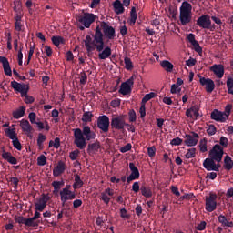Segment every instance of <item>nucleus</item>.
<instances>
[{
	"label": "nucleus",
	"mask_w": 233,
	"mask_h": 233,
	"mask_svg": "<svg viewBox=\"0 0 233 233\" xmlns=\"http://www.w3.org/2000/svg\"><path fill=\"white\" fill-rule=\"evenodd\" d=\"M225 151L223 150V147L219 146V144H216L212 149L209 151V158H206L203 162V167L208 170V172L214 171L219 172V168H221V163L223 160V155Z\"/></svg>",
	"instance_id": "nucleus-1"
},
{
	"label": "nucleus",
	"mask_w": 233,
	"mask_h": 233,
	"mask_svg": "<svg viewBox=\"0 0 233 233\" xmlns=\"http://www.w3.org/2000/svg\"><path fill=\"white\" fill-rule=\"evenodd\" d=\"M103 37V31H101L99 25H96L95 34H93L92 36L87 35L84 40L86 50H87V52H94V50L96 49V52H103V49L105 48V40Z\"/></svg>",
	"instance_id": "nucleus-2"
},
{
	"label": "nucleus",
	"mask_w": 233,
	"mask_h": 233,
	"mask_svg": "<svg viewBox=\"0 0 233 233\" xmlns=\"http://www.w3.org/2000/svg\"><path fill=\"white\" fill-rule=\"evenodd\" d=\"M73 132L75 137L74 143L79 150H85L86 148V141L96 139V133L88 126H85L83 130L81 128H75Z\"/></svg>",
	"instance_id": "nucleus-3"
},
{
	"label": "nucleus",
	"mask_w": 233,
	"mask_h": 233,
	"mask_svg": "<svg viewBox=\"0 0 233 233\" xmlns=\"http://www.w3.org/2000/svg\"><path fill=\"white\" fill-rule=\"evenodd\" d=\"M179 21L182 26H187L192 22V4L184 1L179 8Z\"/></svg>",
	"instance_id": "nucleus-4"
},
{
	"label": "nucleus",
	"mask_w": 233,
	"mask_h": 233,
	"mask_svg": "<svg viewBox=\"0 0 233 233\" xmlns=\"http://www.w3.org/2000/svg\"><path fill=\"white\" fill-rule=\"evenodd\" d=\"M11 86L15 90V92H19L21 94V97H25V103H26V105H32V103H34V96H28V90H30V86L26 84H21L14 80L11 82Z\"/></svg>",
	"instance_id": "nucleus-5"
},
{
	"label": "nucleus",
	"mask_w": 233,
	"mask_h": 233,
	"mask_svg": "<svg viewBox=\"0 0 233 233\" xmlns=\"http://www.w3.org/2000/svg\"><path fill=\"white\" fill-rule=\"evenodd\" d=\"M232 110V105L228 104L225 107V112H221L218 109H214L211 112V119L214 121H218L219 123H225L227 119L230 116V112Z\"/></svg>",
	"instance_id": "nucleus-6"
},
{
	"label": "nucleus",
	"mask_w": 233,
	"mask_h": 233,
	"mask_svg": "<svg viewBox=\"0 0 233 233\" xmlns=\"http://www.w3.org/2000/svg\"><path fill=\"white\" fill-rule=\"evenodd\" d=\"M71 187L72 186L66 185V187L60 191V200L62 202V207H69L67 201H72L76 198V192L70 190Z\"/></svg>",
	"instance_id": "nucleus-7"
},
{
	"label": "nucleus",
	"mask_w": 233,
	"mask_h": 233,
	"mask_svg": "<svg viewBox=\"0 0 233 233\" xmlns=\"http://www.w3.org/2000/svg\"><path fill=\"white\" fill-rule=\"evenodd\" d=\"M100 32H102L103 35L106 36L107 41H112L116 39V29L108 25L106 22H101L100 25ZM103 36V39L105 40V37Z\"/></svg>",
	"instance_id": "nucleus-8"
},
{
	"label": "nucleus",
	"mask_w": 233,
	"mask_h": 233,
	"mask_svg": "<svg viewBox=\"0 0 233 233\" xmlns=\"http://www.w3.org/2000/svg\"><path fill=\"white\" fill-rule=\"evenodd\" d=\"M197 25L199 26V28L210 30L211 32L216 28L214 25H212V20H210V15H202L199 16L197 20Z\"/></svg>",
	"instance_id": "nucleus-9"
},
{
	"label": "nucleus",
	"mask_w": 233,
	"mask_h": 233,
	"mask_svg": "<svg viewBox=\"0 0 233 233\" xmlns=\"http://www.w3.org/2000/svg\"><path fill=\"white\" fill-rule=\"evenodd\" d=\"M127 127V121L125 116H116L111 118L112 130H125Z\"/></svg>",
	"instance_id": "nucleus-10"
},
{
	"label": "nucleus",
	"mask_w": 233,
	"mask_h": 233,
	"mask_svg": "<svg viewBox=\"0 0 233 233\" xmlns=\"http://www.w3.org/2000/svg\"><path fill=\"white\" fill-rule=\"evenodd\" d=\"M133 87H134V76H131L126 82L121 84L120 89L118 92L119 94H122V96H128V94H131Z\"/></svg>",
	"instance_id": "nucleus-11"
},
{
	"label": "nucleus",
	"mask_w": 233,
	"mask_h": 233,
	"mask_svg": "<svg viewBox=\"0 0 233 233\" xmlns=\"http://www.w3.org/2000/svg\"><path fill=\"white\" fill-rule=\"evenodd\" d=\"M97 127L104 132V134H106L110 128V118L108 116L104 115L98 116L97 119Z\"/></svg>",
	"instance_id": "nucleus-12"
},
{
	"label": "nucleus",
	"mask_w": 233,
	"mask_h": 233,
	"mask_svg": "<svg viewBox=\"0 0 233 233\" xmlns=\"http://www.w3.org/2000/svg\"><path fill=\"white\" fill-rule=\"evenodd\" d=\"M218 196L216 194H210L209 197L206 198V207L205 209L207 212H214L218 208Z\"/></svg>",
	"instance_id": "nucleus-13"
},
{
	"label": "nucleus",
	"mask_w": 233,
	"mask_h": 233,
	"mask_svg": "<svg viewBox=\"0 0 233 233\" xmlns=\"http://www.w3.org/2000/svg\"><path fill=\"white\" fill-rule=\"evenodd\" d=\"M79 23L84 25L85 28H90L92 23L96 21V15L92 13H84L78 19Z\"/></svg>",
	"instance_id": "nucleus-14"
},
{
	"label": "nucleus",
	"mask_w": 233,
	"mask_h": 233,
	"mask_svg": "<svg viewBox=\"0 0 233 233\" xmlns=\"http://www.w3.org/2000/svg\"><path fill=\"white\" fill-rule=\"evenodd\" d=\"M187 40L192 45L193 50L198 54V56H203V47L199 45V42L196 40V35L190 33L187 35Z\"/></svg>",
	"instance_id": "nucleus-15"
},
{
	"label": "nucleus",
	"mask_w": 233,
	"mask_h": 233,
	"mask_svg": "<svg viewBox=\"0 0 233 233\" xmlns=\"http://www.w3.org/2000/svg\"><path fill=\"white\" fill-rule=\"evenodd\" d=\"M198 141H199V135L196 132H191L190 135H186L184 143L187 147H196Z\"/></svg>",
	"instance_id": "nucleus-16"
},
{
	"label": "nucleus",
	"mask_w": 233,
	"mask_h": 233,
	"mask_svg": "<svg viewBox=\"0 0 233 233\" xmlns=\"http://www.w3.org/2000/svg\"><path fill=\"white\" fill-rule=\"evenodd\" d=\"M199 83L202 86H206V92L208 94L214 92V89L216 88V84H214V81L210 78L200 77Z\"/></svg>",
	"instance_id": "nucleus-17"
},
{
	"label": "nucleus",
	"mask_w": 233,
	"mask_h": 233,
	"mask_svg": "<svg viewBox=\"0 0 233 233\" xmlns=\"http://www.w3.org/2000/svg\"><path fill=\"white\" fill-rule=\"evenodd\" d=\"M20 127H21L22 132H25L27 137H32L34 127H32V125H30V122L28 120L22 119L20 121Z\"/></svg>",
	"instance_id": "nucleus-18"
},
{
	"label": "nucleus",
	"mask_w": 233,
	"mask_h": 233,
	"mask_svg": "<svg viewBox=\"0 0 233 233\" xmlns=\"http://www.w3.org/2000/svg\"><path fill=\"white\" fill-rule=\"evenodd\" d=\"M140 194L147 199H150V198L154 196V193L152 192V187L146 182H143L140 185Z\"/></svg>",
	"instance_id": "nucleus-19"
},
{
	"label": "nucleus",
	"mask_w": 233,
	"mask_h": 233,
	"mask_svg": "<svg viewBox=\"0 0 233 233\" xmlns=\"http://www.w3.org/2000/svg\"><path fill=\"white\" fill-rule=\"evenodd\" d=\"M0 63H2L3 65L5 76H9L10 77H12V68L10 67V62H8V58L0 56Z\"/></svg>",
	"instance_id": "nucleus-20"
},
{
	"label": "nucleus",
	"mask_w": 233,
	"mask_h": 233,
	"mask_svg": "<svg viewBox=\"0 0 233 233\" xmlns=\"http://www.w3.org/2000/svg\"><path fill=\"white\" fill-rule=\"evenodd\" d=\"M65 170V162L60 160L53 169V176H55V177H58V176H61V174H63Z\"/></svg>",
	"instance_id": "nucleus-21"
},
{
	"label": "nucleus",
	"mask_w": 233,
	"mask_h": 233,
	"mask_svg": "<svg viewBox=\"0 0 233 233\" xmlns=\"http://www.w3.org/2000/svg\"><path fill=\"white\" fill-rule=\"evenodd\" d=\"M99 148H101V144L99 143V141L96 140L95 143H90L87 146V154H89V156H92L99 152Z\"/></svg>",
	"instance_id": "nucleus-22"
},
{
	"label": "nucleus",
	"mask_w": 233,
	"mask_h": 233,
	"mask_svg": "<svg viewBox=\"0 0 233 233\" xmlns=\"http://www.w3.org/2000/svg\"><path fill=\"white\" fill-rule=\"evenodd\" d=\"M112 56V48L110 46H106L102 49V51L98 54V58L101 60L108 59Z\"/></svg>",
	"instance_id": "nucleus-23"
},
{
	"label": "nucleus",
	"mask_w": 233,
	"mask_h": 233,
	"mask_svg": "<svg viewBox=\"0 0 233 233\" xmlns=\"http://www.w3.org/2000/svg\"><path fill=\"white\" fill-rule=\"evenodd\" d=\"M113 8L116 15H121V14L125 13V7L123 6V3H121V0H116L113 3Z\"/></svg>",
	"instance_id": "nucleus-24"
},
{
	"label": "nucleus",
	"mask_w": 233,
	"mask_h": 233,
	"mask_svg": "<svg viewBox=\"0 0 233 233\" xmlns=\"http://www.w3.org/2000/svg\"><path fill=\"white\" fill-rule=\"evenodd\" d=\"M211 71L214 72V74L218 76L219 79H221V77L225 76V67L223 66V65H214L211 67Z\"/></svg>",
	"instance_id": "nucleus-25"
},
{
	"label": "nucleus",
	"mask_w": 233,
	"mask_h": 233,
	"mask_svg": "<svg viewBox=\"0 0 233 233\" xmlns=\"http://www.w3.org/2000/svg\"><path fill=\"white\" fill-rule=\"evenodd\" d=\"M2 157L5 161H8L10 165H17V158L15 157L12 156V153L4 151L2 153Z\"/></svg>",
	"instance_id": "nucleus-26"
},
{
	"label": "nucleus",
	"mask_w": 233,
	"mask_h": 233,
	"mask_svg": "<svg viewBox=\"0 0 233 233\" xmlns=\"http://www.w3.org/2000/svg\"><path fill=\"white\" fill-rule=\"evenodd\" d=\"M223 168H225V170H232V168H233V160H232V157H230V156H228V155H227L224 157Z\"/></svg>",
	"instance_id": "nucleus-27"
},
{
	"label": "nucleus",
	"mask_w": 233,
	"mask_h": 233,
	"mask_svg": "<svg viewBox=\"0 0 233 233\" xmlns=\"http://www.w3.org/2000/svg\"><path fill=\"white\" fill-rule=\"evenodd\" d=\"M25 112H26V108L25 106H20L18 109L13 112V117L15 119H21V117L25 116Z\"/></svg>",
	"instance_id": "nucleus-28"
},
{
	"label": "nucleus",
	"mask_w": 233,
	"mask_h": 233,
	"mask_svg": "<svg viewBox=\"0 0 233 233\" xmlns=\"http://www.w3.org/2000/svg\"><path fill=\"white\" fill-rule=\"evenodd\" d=\"M218 221L221 223L223 227H229V228L233 227V222L228 221V219L225 215L218 216Z\"/></svg>",
	"instance_id": "nucleus-29"
},
{
	"label": "nucleus",
	"mask_w": 233,
	"mask_h": 233,
	"mask_svg": "<svg viewBox=\"0 0 233 233\" xmlns=\"http://www.w3.org/2000/svg\"><path fill=\"white\" fill-rule=\"evenodd\" d=\"M160 66L164 70H166V72H172V70H174V65L168 60L162 61Z\"/></svg>",
	"instance_id": "nucleus-30"
},
{
	"label": "nucleus",
	"mask_w": 233,
	"mask_h": 233,
	"mask_svg": "<svg viewBox=\"0 0 233 233\" xmlns=\"http://www.w3.org/2000/svg\"><path fill=\"white\" fill-rule=\"evenodd\" d=\"M129 169L131 170L130 176L136 177L137 179H139V169H137V167H136L134 163H129Z\"/></svg>",
	"instance_id": "nucleus-31"
},
{
	"label": "nucleus",
	"mask_w": 233,
	"mask_h": 233,
	"mask_svg": "<svg viewBox=\"0 0 233 233\" xmlns=\"http://www.w3.org/2000/svg\"><path fill=\"white\" fill-rule=\"evenodd\" d=\"M83 185L84 183H83V180H81V177L78 174L75 175V183L73 184L74 190H77V188H81Z\"/></svg>",
	"instance_id": "nucleus-32"
},
{
	"label": "nucleus",
	"mask_w": 233,
	"mask_h": 233,
	"mask_svg": "<svg viewBox=\"0 0 233 233\" xmlns=\"http://www.w3.org/2000/svg\"><path fill=\"white\" fill-rule=\"evenodd\" d=\"M92 117H94V114L90 111H86L82 116V121L83 123H90L92 121Z\"/></svg>",
	"instance_id": "nucleus-33"
},
{
	"label": "nucleus",
	"mask_w": 233,
	"mask_h": 233,
	"mask_svg": "<svg viewBox=\"0 0 233 233\" xmlns=\"http://www.w3.org/2000/svg\"><path fill=\"white\" fill-rule=\"evenodd\" d=\"M5 134H6L7 137H9V139H12V141H14V139L17 138V133H15V128L5 129Z\"/></svg>",
	"instance_id": "nucleus-34"
},
{
	"label": "nucleus",
	"mask_w": 233,
	"mask_h": 233,
	"mask_svg": "<svg viewBox=\"0 0 233 233\" xmlns=\"http://www.w3.org/2000/svg\"><path fill=\"white\" fill-rule=\"evenodd\" d=\"M51 41L55 46H59V45H65V38L62 36H52Z\"/></svg>",
	"instance_id": "nucleus-35"
},
{
	"label": "nucleus",
	"mask_w": 233,
	"mask_h": 233,
	"mask_svg": "<svg viewBox=\"0 0 233 233\" xmlns=\"http://www.w3.org/2000/svg\"><path fill=\"white\" fill-rule=\"evenodd\" d=\"M39 220H35L34 218H25V227H39Z\"/></svg>",
	"instance_id": "nucleus-36"
},
{
	"label": "nucleus",
	"mask_w": 233,
	"mask_h": 233,
	"mask_svg": "<svg viewBox=\"0 0 233 233\" xmlns=\"http://www.w3.org/2000/svg\"><path fill=\"white\" fill-rule=\"evenodd\" d=\"M136 21H137V13L136 12V7H132L130 11V25H136Z\"/></svg>",
	"instance_id": "nucleus-37"
},
{
	"label": "nucleus",
	"mask_w": 233,
	"mask_h": 233,
	"mask_svg": "<svg viewBox=\"0 0 233 233\" xmlns=\"http://www.w3.org/2000/svg\"><path fill=\"white\" fill-rule=\"evenodd\" d=\"M35 125H37V128L39 130H46L48 132L50 130V126L48 125V121L43 122H36Z\"/></svg>",
	"instance_id": "nucleus-38"
},
{
	"label": "nucleus",
	"mask_w": 233,
	"mask_h": 233,
	"mask_svg": "<svg viewBox=\"0 0 233 233\" xmlns=\"http://www.w3.org/2000/svg\"><path fill=\"white\" fill-rule=\"evenodd\" d=\"M154 97H156V93H154V92L146 94V95L144 96V97L142 98L141 103H142L143 105H147V103H148V101H150V99H154Z\"/></svg>",
	"instance_id": "nucleus-39"
},
{
	"label": "nucleus",
	"mask_w": 233,
	"mask_h": 233,
	"mask_svg": "<svg viewBox=\"0 0 233 233\" xmlns=\"http://www.w3.org/2000/svg\"><path fill=\"white\" fill-rule=\"evenodd\" d=\"M124 63L126 65V70H132V68H134V64L132 63V60L128 56H126L124 58Z\"/></svg>",
	"instance_id": "nucleus-40"
},
{
	"label": "nucleus",
	"mask_w": 233,
	"mask_h": 233,
	"mask_svg": "<svg viewBox=\"0 0 233 233\" xmlns=\"http://www.w3.org/2000/svg\"><path fill=\"white\" fill-rule=\"evenodd\" d=\"M199 150L202 153L208 152V147H207V138H203L199 142Z\"/></svg>",
	"instance_id": "nucleus-41"
},
{
	"label": "nucleus",
	"mask_w": 233,
	"mask_h": 233,
	"mask_svg": "<svg viewBox=\"0 0 233 233\" xmlns=\"http://www.w3.org/2000/svg\"><path fill=\"white\" fill-rule=\"evenodd\" d=\"M48 199H50V198H48V195L43 194L42 197L38 199V202L36 203H38L39 205H44V207H46Z\"/></svg>",
	"instance_id": "nucleus-42"
},
{
	"label": "nucleus",
	"mask_w": 233,
	"mask_h": 233,
	"mask_svg": "<svg viewBox=\"0 0 233 233\" xmlns=\"http://www.w3.org/2000/svg\"><path fill=\"white\" fill-rule=\"evenodd\" d=\"M45 141H46V136L40 133L37 138V146L39 148H43V143H45Z\"/></svg>",
	"instance_id": "nucleus-43"
},
{
	"label": "nucleus",
	"mask_w": 233,
	"mask_h": 233,
	"mask_svg": "<svg viewBox=\"0 0 233 233\" xmlns=\"http://www.w3.org/2000/svg\"><path fill=\"white\" fill-rule=\"evenodd\" d=\"M108 196L109 195L106 192V190L100 195L101 201H103L106 205H108V203H110V197Z\"/></svg>",
	"instance_id": "nucleus-44"
},
{
	"label": "nucleus",
	"mask_w": 233,
	"mask_h": 233,
	"mask_svg": "<svg viewBox=\"0 0 233 233\" xmlns=\"http://www.w3.org/2000/svg\"><path fill=\"white\" fill-rule=\"evenodd\" d=\"M192 157H196V147L187 149V152L186 154L187 159H192Z\"/></svg>",
	"instance_id": "nucleus-45"
},
{
	"label": "nucleus",
	"mask_w": 233,
	"mask_h": 233,
	"mask_svg": "<svg viewBox=\"0 0 233 233\" xmlns=\"http://www.w3.org/2000/svg\"><path fill=\"white\" fill-rule=\"evenodd\" d=\"M216 132H218V129L216 128V126L214 125H209L207 128V134L209 136H215Z\"/></svg>",
	"instance_id": "nucleus-46"
},
{
	"label": "nucleus",
	"mask_w": 233,
	"mask_h": 233,
	"mask_svg": "<svg viewBox=\"0 0 233 233\" xmlns=\"http://www.w3.org/2000/svg\"><path fill=\"white\" fill-rule=\"evenodd\" d=\"M65 186V181H53L52 182V187H54L55 190H59L61 187Z\"/></svg>",
	"instance_id": "nucleus-47"
},
{
	"label": "nucleus",
	"mask_w": 233,
	"mask_h": 233,
	"mask_svg": "<svg viewBox=\"0 0 233 233\" xmlns=\"http://www.w3.org/2000/svg\"><path fill=\"white\" fill-rule=\"evenodd\" d=\"M37 165L38 167H45V165H46V157H45V155H41L38 157Z\"/></svg>",
	"instance_id": "nucleus-48"
},
{
	"label": "nucleus",
	"mask_w": 233,
	"mask_h": 233,
	"mask_svg": "<svg viewBox=\"0 0 233 233\" xmlns=\"http://www.w3.org/2000/svg\"><path fill=\"white\" fill-rule=\"evenodd\" d=\"M227 87L228 94H231L233 96V78H228Z\"/></svg>",
	"instance_id": "nucleus-49"
},
{
	"label": "nucleus",
	"mask_w": 233,
	"mask_h": 233,
	"mask_svg": "<svg viewBox=\"0 0 233 233\" xmlns=\"http://www.w3.org/2000/svg\"><path fill=\"white\" fill-rule=\"evenodd\" d=\"M86 81H88V76L85 71L80 73V85H86Z\"/></svg>",
	"instance_id": "nucleus-50"
},
{
	"label": "nucleus",
	"mask_w": 233,
	"mask_h": 233,
	"mask_svg": "<svg viewBox=\"0 0 233 233\" xmlns=\"http://www.w3.org/2000/svg\"><path fill=\"white\" fill-rule=\"evenodd\" d=\"M14 148H16V150H22L23 146H21V142H19V138L16 137L14 140H12Z\"/></svg>",
	"instance_id": "nucleus-51"
},
{
	"label": "nucleus",
	"mask_w": 233,
	"mask_h": 233,
	"mask_svg": "<svg viewBox=\"0 0 233 233\" xmlns=\"http://www.w3.org/2000/svg\"><path fill=\"white\" fill-rule=\"evenodd\" d=\"M219 147H223L224 148H227V147H228V138H227V137H220Z\"/></svg>",
	"instance_id": "nucleus-52"
},
{
	"label": "nucleus",
	"mask_w": 233,
	"mask_h": 233,
	"mask_svg": "<svg viewBox=\"0 0 233 233\" xmlns=\"http://www.w3.org/2000/svg\"><path fill=\"white\" fill-rule=\"evenodd\" d=\"M119 150H120V152H121L122 154H125V153H127V152H130V150H132V144L127 143L126 146L120 147Z\"/></svg>",
	"instance_id": "nucleus-53"
},
{
	"label": "nucleus",
	"mask_w": 233,
	"mask_h": 233,
	"mask_svg": "<svg viewBox=\"0 0 233 233\" xmlns=\"http://www.w3.org/2000/svg\"><path fill=\"white\" fill-rule=\"evenodd\" d=\"M139 114H140L141 119H143V117H145V116H147L146 104L141 103V106L139 108Z\"/></svg>",
	"instance_id": "nucleus-54"
},
{
	"label": "nucleus",
	"mask_w": 233,
	"mask_h": 233,
	"mask_svg": "<svg viewBox=\"0 0 233 233\" xmlns=\"http://www.w3.org/2000/svg\"><path fill=\"white\" fill-rule=\"evenodd\" d=\"M191 110H192V114H194L196 119H198V117L201 116V115H199V107L198 106H192Z\"/></svg>",
	"instance_id": "nucleus-55"
},
{
	"label": "nucleus",
	"mask_w": 233,
	"mask_h": 233,
	"mask_svg": "<svg viewBox=\"0 0 233 233\" xmlns=\"http://www.w3.org/2000/svg\"><path fill=\"white\" fill-rule=\"evenodd\" d=\"M137 119V116L136 115V111L132 109L129 111V121L130 123H135V121Z\"/></svg>",
	"instance_id": "nucleus-56"
},
{
	"label": "nucleus",
	"mask_w": 233,
	"mask_h": 233,
	"mask_svg": "<svg viewBox=\"0 0 233 233\" xmlns=\"http://www.w3.org/2000/svg\"><path fill=\"white\" fill-rule=\"evenodd\" d=\"M28 117H29V121L32 125H35V123H37V121H35L37 115H35V112L29 113Z\"/></svg>",
	"instance_id": "nucleus-57"
},
{
	"label": "nucleus",
	"mask_w": 233,
	"mask_h": 233,
	"mask_svg": "<svg viewBox=\"0 0 233 233\" xmlns=\"http://www.w3.org/2000/svg\"><path fill=\"white\" fill-rule=\"evenodd\" d=\"M15 223H18L19 225H26V218L23 216H19L15 219Z\"/></svg>",
	"instance_id": "nucleus-58"
},
{
	"label": "nucleus",
	"mask_w": 233,
	"mask_h": 233,
	"mask_svg": "<svg viewBox=\"0 0 233 233\" xmlns=\"http://www.w3.org/2000/svg\"><path fill=\"white\" fill-rule=\"evenodd\" d=\"M77 156H79V150H74L69 154V157L71 159V161H76V159H77Z\"/></svg>",
	"instance_id": "nucleus-59"
},
{
	"label": "nucleus",
	"mask_w": 233,
	"mask_h": 233,
	"mask_svg": "<svg viewBox=\"0 0 233 233\" xmlns=\"http://www.w3.org/2000/svg\"><path fill=\"white\" fill-rule=\"evenodd\" d=\"M132 190L135 194H137L139 190H141V186H139V182H134L132 185Z\"/></svg>",
	"instance_id": "nucleus-60"
},
{
	"label": "nucleus",
	"mask_w": 233,
	"mask_h": 233,
	"mask_svg": "<svg viewBox=\"0 0 233 233\" xmlns=\"http://www.w3.org/2000/svg\"><path fill=\"white\" fill-rule=\"evenodd\" d=\"M147 156L154 157L156 156V147H151L147 148Z\"/></svg>",
	"instance_id": "nucleus-61"
},
{
	"label": "nucleus",
	"mask_w": 233,
	"mask_h": 233,
	"mask_svg": "<svg viewBox=\"0 0 233 233\" xmlns=\"http://www.w3.org/2000/svg\"><path fill=\"white\" fill-rule=\"evenodd\" d=\"M182 143H183V139L179 138L178 137L171 140V145L179 146Z\"/></svg>",
	"instance_id": "nucleus-62"
},
{
	"label": "nucleus",
	"mask_w": 233,
	"mask_h": 233,
	"mask_svg": "<svg viewBox=\"0 0 233 233\" xmlns=\"http://www.w3.org/2000/svg\"><path fill=\"white\" fill-rule=\"evenodd\" d=\"M205 228H207V222L205 221H201L197 227L196 229L197 230H205Z\"/></svg>",
	"instance_id": "nucleus-63"
},
{
	"label": "nucleus",
	"mask_w": 233,
	"mask_h": 233,
	"mask_svg": "<svg viewBox=\"0 0 233 233\" xmlns=\"http://www.w3.org/2000/svg\"><path fill=\"white\" fill-rule=\"evenodd\" d=\"M197 61L195 58L190 57L188 60L186 61V65L190 68L196 65Z\"/></svg>",
	"instance_id": "nucleus-64"
}]
</instances>
